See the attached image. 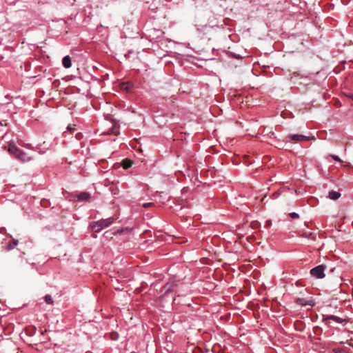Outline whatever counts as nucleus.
<instances>
[{
    "label": "nucleus",
    "mask_w": 353,
    "mask_h": 353,
    "mask_svg": "<svg viewBox=\"0 0 353 353\" xmlns=\"http://www.w3.org/2000/svg\"><path fill=\"white\" fill-rule=\"evenodd\" d=\"M114 220L113 217L103 219L98 221L92 222L90 226L94 232H99L103 228L110 226L114 222Z\"/></svg>",
    "instance_id": "nucleus-1"
},
{
    "label": "nucleus",
    "mask_w": 353,
    "mask_h": 353,
    "mask_svg": "<svg viewBox=\"0 0 353 353\" xmlns=\"http://www.w3.org/2000/svg\"><path fill=\"white\" fill-rule=\"evenodd\" d=\"M325 268L326 266L325 265H317L316 267L311 269L310 274L312 276L316 279H323L325 276L324 273Z\"/></svg>",
    "instance_id": "nucleus-2"
},
{
    "label": "nucleus",
    "mask_w": 353,
    "mask_h": 353,
    "mask_svg": "<svg viewBox=\"0 0 353 353\" xmlns=\"http://www.w3.org/2000/svg\"><path fill=\"white\" fill-rule=\"evenodd\" d=\"M288 138L290 140L296 141V142H301V141H306L314 139V137H309V136H305L302 134H290L288 136Z\"/></svg>",
    "instance_id": "nucleus-3"
},
{
    "label": "nucleus",
    "mask_w": 353,
    "mask_h": 353,
    "mask_svg": "<svg viewBox=\"0 0 353 353\" xmlns=\"http://www.w3.org/2000/svg\"><path fill=\"white\" fill-rule=\"evenodd\" d=\"M8 152L14 155L17 159H21V156L22 154L21 150L16 146L15 143L13 142H10L8 144Z\"/></svg>",
    "instance_id": "nucleus-4"
},
{
    "label": "nucleus",
    "mask_w": 353,
    "mask_h": 353,
    "mask_svg": "<svg viewBox=\"0 0 353 353\" xmlns=\"http://www.w3.org/2000/svg\"><path fill=\"white\" fill-rule=\"evenodd\" d=\"M296 303L300 305L306 306L310 305L313 306L314 305V302L313 300H306L303 298H298L296 300Z\"/></svg>",
    "instance_id": "nucleus-5"
},
{
    "label": "nucleus",
    "mask_w": 353,
    "mask_h": 353,
    "mask_svg": "<svg viewBox=\"0 0 353 353\" xmlns=\"http://www.w3.org/2000/svg\"><path fill=\"white\" fill-rule=\"evenodd\" d=\"M174 285H174V282H170V283H166L163 288V290L164 291V294H168V293L172 292L174 290Z\"/></svg>",
    "instance_id": "nucleus-6"
},
{
    "label": "nucleus",
    "mask_w": 353,
    "mask_h": 353,
    "mask_svg": "<svg viewBox=\"0 0 353 353\" xmlns=\"http://www.w3.org/2000/svg\"><path fill=\"white\" fill-rule=\"evenodd\" d=\"M325 320H332L334 321H335L336 323H343V322L345 321V319H342V318H340L337 316H334V315H329V316H327L325 319Z\"/></svg>",
    "instance_id": "nucleus-7"
},
{
    "label": "nucleus",
    "mask_w": 353,
    "mask_h": 353,
    "mask_svg": "<svg viewBox=\"0 0 353 353\" xmlns=\"http://www.w3.org/2000/svg\"><path fill=\"white\" fill-rule=\"evenodd\" d=\"M62 64H63V67L65 68H70L71 67L72 61H71V58L70 57V56L67 55L63 58Z\"/></svg>",
    "instance_id": "nucleus-8"
},
{
    "label": "nucleus",
    "mask_w": 353,
    "mask_h": 353,
    "mask_svg": "<svg viewBox=\"0 0 353 353\" xmlns=\"http://www.w3.org/2000/svg\"><path fill=\"white\" fill-rule=\"evenodd\" d=\"M341 196V194L339 192L331 190L329 192V198L332 200H336Z\"/></svg>",
    "instance_id": "nucleus-9"
},
{
    "label": "nucleus",
    "mask_w": 353,
    "mask_h": 353,
    "mask_svg": "<svg viewBox=\"0 0 353 353\" xmlns=\"http://www.w3.org/2000/svg\"><path fill=\"white\" fill-rule=\"evenodd\" d=\"M90 197V194L88 192H81L77 196L78 200L87 201Z\"/></svg>",
    "instance_id": "nucleus-10"
},
{
    "label": "nucleus",
    "mask_w": 353,
    "mask_h": 353,
    "mask_svg": "<svg viewBox=\"0 0 353 353\" xmlns=\"http://www.w3.org/2000/svg\"><path fill=\"white\" fill-rule=\"evenodd\" d=\"M133 163L130 159H124L122 162V165L124 169H128L132 167Z\"/></svg>",
    "instance_id": "nucleus-11"
},
{
    "label": "nucleus",
    "mask_w": 353,
    "mask_h": 353,
    "mask_svg": "<svg viewBox=\"0 0 353 353\" xmlns=\"http://www.w3.org/2000/svg\"><path fill=\"white\" fill-rule=\"evenodd\" d=\"M132 88L133 85L130 82L124 83L122 86V88L128 92L130 91L132 89Z\"/></svg>",
    "instance_id": "nucleus-12"
},
{
    "label": "nucleus",
    "mask_w": 353,
    "mask_h": 353,
    "mask_svg": "<svg viewBox=\"0 0 353 353\" xmlns=\"http://www.w3.org/2000/svg\"><path fill=\"white\" fill-rule=\"evenodd\" d=\"M44 299H45V301L47 303H48V304H52L53 303V300H52V299L50 295H48V294L44 296Z\"/></svg>",
    "instance_id": "nucleus-13"
},
{
    "label": "nucleus",
    "mask_w": 353,
    "mask_h": 353,
    "mask_svg": "<svg viewBox=\"0 0 353 353\" xmlns=\"http://www.w3.org/2000/svg\"><path fill=\"white\" fill-rule=\"evenodd\" d=\"M18 243V241H12L8 246V248L9 250H11V249H13Z\"/></svg>",
    "instance_id": "nucleus-14"
},
{
    "label": "nucleus",
    "mask_w": 353,
    "mask_h": 353,
    "mask_svg": "<svg viewBox=\"0 0 353 353\" xmlns=\"http://www.w3.org/2000/svg\"><path fill=\"white\" fill-rule=\"evenodd\" d=\"M330 157L335 161L337 162H342V160L336 155L334 154H330Z\"/></svg>",
    "instance_id": "nucleus-15"
},
{
    "label": "nucleus",
    "mask_w": 353,
    "mask_h": 353,
    "mask_svg": "<svg viewBox=\"0 0 353 353\" xmlns=\"http://www.w3.org/2000/svg\"><path fill=\"white\" fill-rule=\"evenodd\" d=\"M290 216L292 219H297L299 217V214H297L296 212H291L290 214Z\"/></svg>",
    "instance_id": "nucleus-16"
},
{
    "label": "nucleus",
    "mask_w": 353,
    "mask_h": 353,
    "mask_svg": "<svg viewBox=\"0 0 353 353\" xmlns=\"http://www.w3.org/2000/svg\"><path fill=\"white\" fill-rule=\"evenodd\" d=\"M152 205H154V203H152V202L145 203L143 204V207L145 208H149V207L152 206Z\"/></svg>",
    "instance_id": "nucleus-17"
},
{
    "label": "nucleus",
    "mask_w": 353,
    "mask_h": 353,
    "mask_svg": "<svg viewBox=\"0 0 353 353\" xmlns=\"http://www.w3.org/2000/svg\"><path fill=\"white\" fill-rule=\"evenodd\" d=\"M26 154L23 152V162L26 161H29L32 159V157H28L26 159Z\"/></svg>",
    "instance_id": "nucleus-18"
},
{
    "label": "nucleus",
    "mask_w": 353,
    "mask_h": 353,
    "mask_svg": "<svg viewBox=\"0 0 353 353\" xmlns=\"http://www.w3.org/2000/svg\"><path fill=\"white\" fill-rule=\"evenodd\" d=\"M74 129V128H72L70 125H69L68 126V130H70V131H72V130H73Z\"/></svg>",
    "instance_id": "nucleus-19"
},
{
    "label": "nucleus",
    "mask_w": 353,
    "mask_h": 353,
    "mask_svg": "<svg viewBox=\"0 0 353 353\" xmlns=\"http://www.w3.org/2000/svg\"><path fill=\"white\" fill-rule=\"evenodd\" d=\"M3 122H5V121H0V125H6V123H3Z\"/></svg>",
    "instance_id": "nucleus-20"
},
{
    "label": "nucleus",
    "mask_w": 353,
    "mask_h": 353,
    "mask_svg": "<svg viewBox=\"0 0 353 353\" xmlns=\"http://www.w3.org/2000/svg\"><path fill=\"white\" fill-rule=\"evenodd\" d=\"M270 221H267V224H270Z\"/></svg>",
    "instance_id": "nucleus-21"
}]
</instances>
